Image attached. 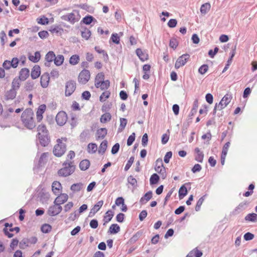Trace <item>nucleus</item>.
<instances>
[{"instance_id":"2","label":"nucleus","mask_w":257,"mask_h":257,"mask_svg":"<svg viewBox=\"0 0 257 257\" xmlns=\"http://www.w3.org/2000/svg\"><path fill=\"white\" fill-rule=\"evenodd\" d=\"M64 167L60 169L58 174L60 176L67 177L72 174L75 171V167L73 163H63Z\"/></svg>"},{"instance_id":"59","label":"nucleus","mask_w":257,"mask_h":257,"mask_svg":"<svg viewBox=\"0 0 257 257\" xmlns=\"http://www.w3.org/2000/svg\"><path fill=\"white\" fill-rule=\"evenodd\" d=\"M230 146V143L227 142L223 146L222 151V155H226L227 154L228 150Z\"/></svg>"},{"instance_id":"6","label":"nucleus","mask_w":257,"mask_h":257,"mask_svg":"<svg viewBox=\"0 0 257 257\" xmlns=\"http://www.w3.org/2000/svg\"><path fill=\"white\" fill-rule=\"evenodd\" d=\"M90 73L87 69L82 70L78 76V80L80 83L82 84H86L90 79Z\"/></svg>"},{"instance_id":"12","label":"nucleus","mask_w":257,"mask_h":257,"mask_svg":"<svg viewBox=\"0 0 257 257\" xmlns=\"http://www.w3.org/2000/svg\"><path fill=\"white\" fill-rule=\"evenodd\" d=\"M67 116L64 111H60L56 116V121L59 125H63L66 122Z\"/></svg>"},{"instance_id":"42","label":"nucleus","mask_w":257,"mask_h":257,"mask_svg":"<svg viewBox=\"0 0 257 257\" xmlns=\"http://www.w3.org/2000/svg\"><path fill=\"white\" fill-rule=\"evenodd\" d=\"M107 147V142L103 141L101 144L98 149V153L99 154H103L106 150Z\"/></svg>"},{"instance_id":"47","label":"nucleus","mask_w":257,"mask_h":257,"mask_svg":"<svg viewBox=\"0 0 257 257\" xmlns=\"http://www.w3.org/2000/svg\"><path fill=\"white\" fill-rule=\"evenodd\" d=\"M110 93L108 91H105L103 92L101 95L100 96L99 100L100 101L103 102L107 98H108L110 96Z\"/></svg>"},{"instance_id":"26","label":"nucleus","mask_w":257,"mask_h":257,"mask_svg":"<svg viewBox=\"0 0 257 257\" xmlns=\"http://www.w3.org/2000/svg\"><path fill=\"white\" fill-rule=\"evenodd\" d=\"M104 75L103 73L100 72L98 73L95 78V86L96 87L99 85V84L104 81Z\"/></svg>"},{"instance_id":"14","label":"nucleus","mask_w":257,"mask_h":257,"mask_svg":"<svg viewBox=\"0 0 257 257\" xmlns=\"http://www.w3.org/2000/svg\"><path fill=\"white\" fill-rule=\"evenodd\" d=\"M52 190L55 195H59L62 191L61 184L58 181H54L52 184Z\"/></svg>"},{"instance_id":"4","label":"nucleus","mask_w":257,"mask_h":257,"mask_svg":"<svg viewBox=\"0 0 257 257\" xmlns=\"http://www.w3.org/2000/svg\"><path fill=\"white\" fill-rule=\"evenodd\" d=\"M61 19L68 21L71 24H74L80 19V16L78 11L74 10L71 13L63 15L61 17Z\"/></svg>"},{"instance_id":"3","label":"nucleus","mask_w":257,"mask_h":257,"mask_svg":"<svg viewBox=\"0 0 257 257\" xmlns=\"http://www.w3.org/2000/svg\"><path fill=\"white\" fill-rule=\"evenodd\" d=\"M232 99V96L231 94H226L224 95V96L222 98L221 101L218 104H216L213 110V113H215L217 110H222L224 108H225L230 102Z\"/></svg>"},{"instance_id":"50","label":"nucleus","mask_w":257,"mask_h":257,"mask_svg":"<svg viewBox=\"0 0 257 257\" xmlns=\"http://www.w3.org/2000/svg\"><path fill=\"white\" fill-rule=\"evenodd\" d=\"M127 182L131 185H132L134 187H136L137 186V180L133 177V176H130L127 178Z\"/></svg>"},{"instance_id":"25","label":"nucleus","mask_w":257,"mask_h":257,"mask_svg":"<svg viewBox=\"0 0 257 257\" xmlns=\"http://www.w3.org/2000/svg\"><path fill=\"white\" fill-rule=\"evenodd\" d=\"M152 197V192L149 191L147 192L140 199V202L142 204L146 203Z\"/></svg>"},{"instance_id":"41","label":"nucleus","mask_w":257,"mask_h":257,"mask_svg":"<svg viewBox=\"0 0 257 257\" xmlns=\"http://www.w3.org/2000/svg\"><path fill=\"white\" fill-rule=\"evenodd\" d=\"M110 233L115 234L120 231V227L117 224H112L109 229Z\"/></svg>"},{"instance_id":"23","label":"nucleus","mask_w":257,"mask_h":257,"mask_svg":"<svg viewBox=\"0 0 257 257\" xmlns=\"http://www.w3.org/2000/svg\"><path fill=\"white\" fill-rule=\"evenodd\" d=\"M40 67L38 65L34 66L31 72V77L33 79H36L40 75Z\"/></svg>"},{"instance_id":"24","label":"nucleus","mask_w":257,"mask_h":257,"mask_svg":"<svg viewBox=\"0 0 257 257\" xmlns=\"http://www.w3.org/2000/svg\"><path fill=\"white\" fill-rule=\"evenodd\" d=\"M195 153L196 154L195 160L198 162L202 163L204 158L203 152L198 148H196L195 149Z\"/></svg>"},{"instance_id":"13","label":"nucleus","mask_w":257,"mask_h":257,"mask_svg":"<svg viewBox=\"0 0 257 257\" xmlns=\"http://www.w3.org/2000/svg\"><path fill=\"white\" fill-rule=\"evenodd\" d=\"M4 231L5 232V234L8 236V237L11 238L13 236V234L9 233V231L13 232L15 231L17 233L19 232L20 231V228L18 227H13L12 224H9V223L5 224V227L4 229Z\"/></svg>"},{"instance_id":"46","label":"nucleus","mask_w":257,"mask_h":257,"mask_svg":"<svg viewBox=\"0 0 257 257\" xmlns=\"http://www.w3.org/2000/svg\"><path fill=\"white\" fill-rule=\"evenodd\" d=\"M81 36L83 38L88 40L91 36V32L89 30L85 29L81 32Z\"/></svg>"},{"instance_id":"51","label":"nucleus","mask_w":257,"mask_h":257,"mask_svg":"<svg viewBox=\"0 0 257 257\" xmlns=\"http://www.w3.org/2000/svg\"><path fill=\"white\" fill-rule=\"evenodd\" d=\"M51 226L48 224H43L41 227V230L43 233H48L51 230Z\"/></svg>"},{"instance_id":"44","label":"nucleus","mask_w":257,"mask_h":257,"mask_svg":"<svg viewBox=\"0 0 257 257\" xmlns=\"http://www.w3.org/2000/svg\"><path fill=\"white\" fill-rule=\"evenodd\" d=\"M16 95V91L15 90L11 89L7 93L6 97L8 99H13L14 98H15Z\"/></svg>"},{"instance_id":"37","label":"nucleus","mask_w":257,"mask_h":257,"mask_svg":"<svg viewBox=\"0 0 257 257\" xmlns=\"http://www.w3.org/2000/svg\"><path fill=\"white\" fill-rule=\"evenodd\" d=\"M95 51L99 53V54H102L103 56V59L105 62H107L108 60V56L107 54L103 50H101L99 47L95 46L94 48Z\"/></svg>"},{"instance_id":"53","label":"nucleus","mask_w":257,"mask_h":257,"mask_svg":"<svg viewBox=\"0 0 257 257\" xmlns=\"http://www.w3.org/2000/svg\"><path fill=\"white\" fill-rule=\"evenodd\" d=\"M110 39L115 44H118L119 43L120 38L116 33L112 34Z\"/></svg>"},{"instance_id":"39","label":"nucleus","mask_w":257,"mask_h":257,"mask_svg":"<svg viewBox=\"0 0 257 257\" xmlns=\"http://www.w3.org/2000/svg\"><path fill=\"white\" fill-rule=\"evenodd\" d=\"M107 134V130L105 128H101L97 130V136L99 139H103Z\"/></svg>"},{"instance_id":"35","label":"nucleus","mask_w":257,"mask_h":257,"mask_svg":"<svg viewBox=\"0 0 257 257\" xmlns=\"http://www.w3.org/2000/svg\"><path fill=\"white\" fill-rule=\"evenodd\" d=\"M97 150V146L96 144L94 143H90L87 146V151L90 154H94Z\"/></svg>"},{"instance_id":"19","label":"nucleus","mask_w":257,"mask_h":257,"mask_svg":"<svg viewBox=\"0 0 257 257\" xmlns=\"http://www.w3.org/2000/svg\"><path fill=\"white\" fill-rule=\"evenodd\" d=\"M38 139L40 143L44 147L47 146L50 141L48 134L38 136Z\"/></svg>"},{"instance_id":"22","label":"nucleus","mask_w":257,"mask_h":257,"mask_svg":"<svg viewBox=\"0 0 257 257\" xmlns=\"http://www.w3.org/2000/svg\"><path fill=\"white\" fill-rule=\"evenodd\" d=\"M29 70L26 68H23L21 70L19 73V79L21 80H25L29 76Z\"/></svg>"},{"instance_id":"32","label":"nucleus","mask_w":257,"mask_h":257,"mask_svg":"<svg viewBox=\"0 0 257 257\" xmlns=\"http://www.w3.org/2000/svg\"><path fill=\"white\" fill-rule=\"evenodd\" d=\"M21 80L18 78H15L12 82V89L16 91L19 89L21 84Z\"/></svg>"},{"instance_id":"17","label":"nucleus","mask_w":257,"mask_h":257,"mask_svg":"<svg viewBox=\"0 0 257 257\" xmlns=\"http://www.w3.org/2000/svg\"><path fill=\"white\" fill-rule=\"evenodd\" d=\"M103 204V201L102 200L98 201L91 209L89 212V216H93L100 209Z\"/></svg>"},{"instance_id":"33","label":"nucleus","mask_w":257,"mask_h":257,"mask_svg":"<svg viewBox=\"0 0 257 257\" xmlns=\"http://www.w3.org/2000/svg\"><path fill=\"white\" fill-rule=\"evenodd\" d=\"M245 220L247 221L255 222L257 221V214L255 213L248 214L245 217Z\"/></svg>"},{"instance_id":"63","label":"nucleus","mask_w":257,"mask_h":257,"mask_svg":"<svg viewBox=\"0 0 257 257\" xmlns=\"http://www.w3.org/2000/svg\"><path fill=\"white\" fill-rule=\"evenodd\" d=\"M244 239L247 241V240H250L254 238V235L250 232H247L245 233V234L243 236Z\"/></svg>"},{"instance_id":"54","label":"nucleus","mask_w":257,"mask_h":257,"mask_svg":"<svg viewBox=\"0 0 257 257\" xmlns=\"http://www.w3.org/2000/svg\"><path fill=\"white\" fill-rule=\"evenodd\" d=\"M208 70L207 65L204 64L200 66L198 69V72L201 74H204Z\"/></svg>"},{"instance_id":"29","label":"nucleus","mask_w":257,"mask_h":257,"mask_svg":"<svg viewBox=\"0 0 257 257\" xmlns=\"http://www.w3.org/2000/svg\"><path fill=\"white\" fill-rule=\"evenodd\" d=\"M211 8L210 4L209 3H205L203 4L200 8V12L202 15L206 14Z\"/></svg>"},{"instance_id":"5","label":"nucleus","mask_w":257,"mask_h":257,"mask_svg":"<svg viewBox=\"0 0 257 257\" xmlns=\"http://www.w3.org/2000/svg\"><path fill=\"white\" fill-rule=\"evenodd\" d=\"M57 144L55 145L53 149V154L56 157L62 156L66 151V145L62 143V140L58 139L57 140Z\"/></svg>"},{"instance_id":"52","label":"nucleus","mask_w":257,"mask_h":257,"mask_svg":"<svg viewBox=\"0 0 257 257\" xmlns=\"http://www.w3.org/2000/svg\"><path fill=\"white\" fill-rule=\"evenodd\" d=\"M126 123H127L126 119L124 118H120V126H119V128H118L119 131H122L125 127Z\"/></svg>"},{"instance_id":"31","label":"nucleus","mask_w":257,"mask_h":257,"mask_svg":"<svg viewBox=\"0 0 257 257\" xmlns=\"http://www.w3.org/2000/svg\"><path fill=\"white\" fill-rule=\"evenodd\" d=\"M41 58V55L39 52L37 51L34 53V55H30L29 59L33 62L36 63L38 62Z\"/></svg>"},{"instance_id":"11","label":"nucleus","mask_w":257,"mask_h":257,"mask_svg":"<svg viewBox=\"0 0 257 257\" xmlns=\"http://www.w3.org/2000/svg\"><path fill=\"white\" fill-rule=\"evenodd\" d=\"M19 60L17 58H14L12 61L6 60L4 61L3 64L4 69L6 70H9L11 67L14 68H17L19 64Z\"/></svg>"},{"instance_id":"9","label":"nucleus","mask_w":257,"mask_h":257,"mask_svg":"<svg viewBox=\"0 0 257 257\" xmlns=\"http://www.w3.org/2000/svg\"><path fill=\"white\" fill-rule=\"evenodd\" d=\"M62 210V207L61 205L54 203V205L49 207L47 213L49 215L54 216L59 214Z\"/></svg>"},{"instance_id":"61","label":"nucleus","mask_w":257,"mask_h":257,"mask_svg":"<svg viewBox=\"0 0 257 257\" xmlns=\"http://www.w3.org/2000/svg\"><path fill=\"white\" fill-rule=\"evenodd\" d=\"M119 149V144L118 143L115 144L112 148L111 152L112 154L114 155L116 154Z\"/></svg>"},{"instance_id":"28","label":"nucleus","mask_w":257,"mask_h":257,"mask_svg":"<svg viewBox=\"0 0 257 257\" xmlns=\"http://www.w3.org/2000/svg\"><path fill=\"white\" fill-rule=\"evenodd\" d=\"M37 131L38 132V136L48 134V131L47 130L46 126L42 124L38 125L37 127Z\"/></svg>"},{"instance_id":"62","label":"nucleus","mask_w":257,"mask_h":257,"mask_svg":"<svg viewBox=\"0 0 257 257\" xmlns=\"http://www.w3.org/2000/svg\"><path fill=\"white\" fill-rule=\"evenodd\" d=\"M177 24V21L176 19H170L168 23V26L170 28H174L176 26Z\"/></svg>"},{"instance_id":"8","label":"nucleus","mask_w":257,"mask_h":257,"mask_svg":"<svg viewBox=\"0 0 257 257\" xmlns=\"http://www.w3.org/2000/svg\"><path fill=\"white\" fill-rule=\"evenodd\" d=\"M190 58V55L188 54H183L179 57L175 64V68L177 69L184 66Z\"/></svg>"},{"instance_id":"21","label":"nucleus","mask_w":257,"mask_h":257,"mask_svg":"<svg viewBox=\"0 0 257 257\" xmlns=\"http://www.w3.org/2000/svg\"><path fill=\"white\" fill-rule=\"evenodd\" d=\"M136 53L141 61H145L148 60V54L146 51H143L142 49L138 48L136 50Z\"/></svg>"},{"instance_id":"57","label":"nucleus","mask_w":257,"mask_h":257,"mask_svg":"<svg viewBox=\"0 0 257 257\" xmlns=\"http://www.w3.org/2000/svg\"><path fill=\"white\" fill-rule=\"evenodd\" d=\"M204 200V196L201 197L197 201L196 206L195 207V210L198 211L200 210L201 206L202 205L203 201Z\"/></svg>"},{"instance_id":"38","label":"nucleus","mask_w":257,"mask_h":257,"mask_svg":"<svg viewBox=\"0 0 257 257\" xmlns=\"http://www.w3.org/2000/svg\"><path fill=\"white\" fill-rule=\"evenodd\" d=\"M110 85V82L109 80H104L101 82L99 85L96 86V88H100L101 90L107 89Z\"/></svg>"},{"instance_id":"64","label":"nucleus","mask_w":257,"mask_h":257,"mask_svg":"<svg viewBox=\"0 0 257 257\" xmlns=\"http://www.w3.org/2000/svg\"><path fill=\"white\" fill-rule=\"evenodd\" d=\"M73 206V203L72 202H69L67 203L64 207V210L65 212L69 211Z\"/></svg>"},{"instance_id":"1","label":"nucleus","mask_w":257,"mask_h":257,"mask_svg":"<svg viewBox=\"0 0 257 257\" xmlns=\"http://www.w3.org/2000/svg\"><path fill=\"white\" fill-rule=\"evenodd\" d=\"M33 111L31 108L26 109L22 114L21 121L28 129L32 130L36 126Z\"/></svg>"},{"instance_id":"15","label":"nucleus","mask_w":257,"mask_h":257,"mask_svg":"<svg viewBox=\"0 0 257 257\" xmlns=\"http://www.w3.org/2000/svg\"><path fill=\"white\" fill-rule=\"evenodd\" d=\"M68 199V195L66 193H60L55 199L54 203L61 205L67 201Z\"/></svg>"},{"instance_id":"34","label":"nucleus","mask_w":257,"mask_h":257,"mask_svg":"<svg viewBox=\"0 0 257 257\" xmlns=\"http://www.w3.org/2000/svg\"><path fill=\"white\" fill-rule=\"evenodd\" d=\"M64 60V56L62 55H58L57 56H55L54 59V63L57 66L61 65Z\"/></svg>"},{"instance_id":"40","label":"nucleus","mask_w":257,"mask_h":257,"mask_svg":"<svg viewBox=\"0 0 257 257\" xmlns=\"http://www.w3.org/2000/svg\"><path fill=\"white\" fill-rule=\"evenodd\" d=\"M187 194V188L184 185L182 186L179 190V196L180 199H182Z\"/></svg>"},{"instance_id":"49","label":"nucleus","mask_w":257,"mask_h":257,"mask_svg":"<svg viewBox=\"0 0 257 257\" xmlns=\"http://www.w3.org/2000/svg\"><path fill=\"white\" fill-rule=\"evenodd\" d=\"M75 156V154L73 151H69L68 155H67L66 160L64 162L73 163V162L71 161V160L74 158Z\"/></svg>"},{"instance_id":"58","label":"nucleus","mask_w":257,"mask_h":257,"mask_svg":"<svg viewBox=\"0 0 257 257\" xmlns=\"http://www.w3.org/2000/svg\"><path fill=\"white\" fill-rule=\"evenodd\" d=\"M93 20V18L91 16H89L84 17L83 19V22L84 24L89 25L92 22Z\"/></svg>"},{"instance_id":"27","label":"nucleus","mask_w":257,"mask_h":257,"mask_svg":"<svg viewBox=\"0 0 257 257\" xmlns=\"http://www.w3.org/2000/svg\"><path fill=\"white\" fill-rule=\"evenodd\" d=\"M84 187L82 183L73 184L71 186L70 189L73 192L80 191Z\"/></svg>"},{"instance_id":"30","label":"nucleus","mask_w":257,"mask_h":257,"mask_svg":"<svg viewBox=\"0 0 257 257\" xmlns=\"http://www.w3.org/2000/svg\"><path fill=\"white\" fill-rule=\"evenodd\" d=\"M90 166V162L88 160H83L80 162L79 167L81 170H86Z\"/></svg>"},{"instance_id":"60","label":"nucleus","mask_w":257,"mask_h":257,"mask_svg":"<svg viewBox=\"0 0 257 257\" xmlns=\"http://www.w3.org/2000/svg\"><path fill=\"white\" fill-rule=\"evenodd\" d=\"M169 46L170 47L175 49L178 46V42L176 39H171L170 41Z\"/></svg>"},{"instance_id":"55","label":"nucleus","mask_w":257,"mask_h":257,"mask_svg":"<svg viewBox=\"0 0 257 257\" xmlns=\"http://www.w3.org/2000/svg\"><path fill=\"white\" fill-rule=\"evenodd\" d=\"M134 161V157H131L130 158V159L128 160V161H127V162L124 167L125 171H127L130 168V167H131Z\"/></svg>"},{"instance_id":"48","label":"nucleus","mask_w":257,"mask_h":257,"mask_svg":"<svg viewBox=\"0 0 257 257\" xmlns=\"http://www.w3.org/2000/svg\"><path fill=\"white\" fill-rule=\"evenodd\" d=\"M159 180V177L157 174H153L150 179L151 184H156Z\"/></svg>"},{"instance_id":"20","label":"nucleus","mask_w":257,"mask_h":257,"mask_svg":"<svg viewBox=\"0 0 257 257\" xmlns=\"http://www.w3.org/2000/svg\"><path fill=\"white\" fill-rule=\"evenodd\" d=\"M55 58V54L53 51H49L47 53L45 56V60L46 62H45V65L46 66H49L50 63L54 61V59Z\"/></svg>"},{"instance_id":"56","label":"nucleus","mask_w":257,"mask_h":257,"mask_svg":"<svg viewBox=\"0 0 257 257\" xmlns=\"http://www.w3.org/2000/svg\"><path fill=\"white\" fill-rule=\"evenodd\" d=\"M135 140V134L134 133L129 136L127 140V145L130 146L132 145Z\"/></svg>"},{"instance_id":"18","label":"nucleus","mask_w":257,"mask_h":257,"mask_svg":"<svg viewBox=\"0 0 257 257\" xmlns=\"http://www.w3.org/2000/svg\"><path fill=\"white\" fill-rule=\"evenodd\" d=\"M50 77L48 73H45L41 76V85L42 87L46 88L49 84Z\"/></svg>"},{"instance_id":"43","label":"nucleus","mask_w":257,"mask_h":257,"mask_svg":"<svg viewBox=\"0 0 257 257\" xmlns=\"http://www.w3.org/2000/svg\"><path fill=\"white\" fill-rule=\"evenodd\" d=\"M111 116L109 113H105L102 115L100 118V121L102 123H105L111 119Z\"/></svg>"},{"instance_id":"16","label":"nucleus","mask_w":257,"mask_h":257,"mask_svg":"<svg viewBox=\"0 0 257 257\" xmlns=\"http://www.w3.org/2000/svg\"><path fill=\"white\" fill-rule=\"evenodd\" d=\"M46 109V106L45 104L40 105L36 112L37 119L38 121H41L43 118V114Z\"/></svg>"},{"instance_id":"45","label":"nucleus","mask_w":257,"mask_h":257,"mask_svg":"<svg viewBox=\"0 0 257 257\" xmlns=\"http://www.w3.org/2000/svg\"><path fill=\"white\" fill-rule=\"evenodd\" d=\"M79 59L80 58L78 55H73L70 57L69 63L73 65H75L79 62Z\"/></svg>"},{"instance_id":"10","label":"nucleus","mask_w":257,"mask_h":257,"mask_svg":"<svg viewBox=\"0 0 257 257\" xmlns=\"http://www.w3.org/2000/svg\"><path fill=\"white\" fill-rule=\"evenodd\" d=\"M76 87V82L70 80L67 81L65 84V95L66 96L71 95L75 91Z\"/></svg>"},{"instance_id":"36","label":"nucleus","mask_w":257,"mask_h":257,"mask_svg":"<svg viewBox=\"0 0 257 257\" xmlns=\"http://www.w3.org/2000/svg\"><path fill=\"white\" fill-rule=\"evenodd\" d=\"M113 216V213L112 211H111V210L107 211L106 212L105 215L104 217V219H103V221L104 222V224L106 223H108V222H109L111 220V219H112Z\"/></svg>"},{"instance_id":"7","label":"nucleus","mask_w":257,"mask_h":257,"mask_svg":"<svg viewBox=\"0 0 257 257\" xmlns=\"http://www.w3.org/2000/svg\"><path fill=\"white\" fill-rule=\"evenodd\" d=\"M155 171L160 174L161 178L164 179L167 177L166 169L164 167L162 160L156 161Z\"/></svg>"}]
</instances>
